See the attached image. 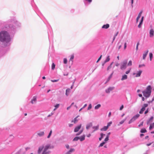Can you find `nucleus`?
Instances as JSON below:
<instances>
[{
  "label": "nucleus",
  "mask_w": 154,
  "mask_h": 154,
  "mask_svg": "<svg viewBox=\"0 0 154 154\" xmlns=\"http://www.w3.org/2000/svg\"><path fill=\"white\" fill-rule=\"evenodd\" d=\"M10 40V36L7 32L2 31L0 32V41L2 42H9Z\"/></svg>",
  "instance_id": "1"
},
{
  "label": "nucleus",
  "mask_w": 154,
  "mask_h": 154,
  "mask_svg": "<svg viewBox=\"0 0 154 154\" xmlns=\"http://www.w3.org/2000/svg\"><path fill=\"white\" fill-rule=\"evenodd\" d=\"M50 148L51 146L49 145L45 146L44 147L43 146H40L38 148L37 153L38 154H40L44 149L43 151L41 154H49L51 152L48 150V149Z\"/></svg>",
  "instance_id": "2"
},
{
  "label": "nucleus",
  "mask_w": 154,
  "mask_h": 154,
  "mask_svg": "<svg viewBox=\"0 0 154 154\" xmlns=\"http://www.w3.org/2000/svg\"><path fill=\"white\" fill-rule=\"evenodd\" d=\"M151 92V88L150 85H149L145 90L143 91V95L146 97H148L150 95Z\"/></svg>",
  "instance_id": "3"
},
{
  "label": "nucleus",
  "mask_w": 154,
  "mask_h": 154,
  "mask_svg": "<svg viewBox=\"0 0 154 154\" xmlns=\"http://www.w3.org/2000/svg\"><path fill=\"white\" fill-rule=\"evenodd\" d=\"M140 116V115L138 114H136V115L134 116L129 121L128 124H130L132 122H134Z\"/></svg>",
  "instance_id": "4"
},
{
  "label": "nucleus",
  "mask_w": 154,
  "mask_h": 154,
  "mask_svg": "<svg viewBox=\"0 0 154 154\" xmlns=\"http://www.w3.org/2000/svg\"><path fill=\"white\" fill-rule=\"evenodd\" d=\"M127 63V60H125L124 61L121 65L120 67L121 69H125L126 68Z\"/></svg>",
  "instance_id": "5"
},
{
  "label": "nucleus",
  "mask_w": 154,
  "mask_h": 154,
  "mask_svg": "<svg viewBox=\"0 0 154 154\" xmlns=\"http://www.w3.org/2000/svg\"><path fill=\"white\" fill-rule=\"evenodd\" d=\"M114 87H109L105 91L107 93H109L111 91L114 89Z\"/></svg>",
  "instance_id": "6"
},
{
  "label": "nucleus",
  "mask_w": 154,
  "mask_h": 154,
  "mask_svg": "<svg viewBox=\"0 0 154 154\" xmlns=\"http://www.w3.org/2000/svg\"><path fill=\"white\" fill-rule=\"evenodd\" d=\"M81 127V124L78 125L77 127H76L74 129V131L75 132H78L79 130L80 129Z\"/></svg>",
  "instance_id": "7"
},
{
  "label": "nucleus",
  "mask_w": 154,
  "mask_h": 154,
  "mask_svg": "<svg viewBox=\"0 0 154 154\" xmlns=\"http://www.w3.org/2000/svg\"><path fill=\"white\" fill-rule=\"evenodd\" d=\"M44 134V131H39L37 133V135L39 137L43 136Z\"/></svg>",
  "instance_id": "8"
},
{
  "label": "nucleus",
  "mask_w": 154,
  "mask_h": 154,
  "mask_svg": "<svg viewBox=\"0 0 154 154\" xmlns=\"http://www.w3.org/2000/svg\"><path fill=\"white\" fill-rule=\"evenodd\" d=\"M154 31L153 29H151L149 31V36L150 37H152L154 35Z\"/></svg>",
  "instance_id": "9"
},
{
  "label": "nucleus",
  "mask_w": 154,
  "mask_h": 154,
  "mask_svg": "<svg viewBox=\"0 0 154 154\" xmlns=\"http://www.w3.org/2000/svg\"><path fill=\"white\" fill-rule=\"evenodd\" d=\"M113 63V62H112L110 65L107 67V70L108 72H109L112 68V65Z\"/></svg>",
  "instance_id": "10"
},
{
  "label": "nucleus",
  "mask_w": 154,
  "mask_h": 154,
  "mask_svg": "<svg viewBox=\"0 0 154 154\" xmlns=\"http://www.w3.org/2000/svg\"><path fill=\"white\" fill-rule=\"evenodd\" d=\"M37 100L36 97V96H34L33 97L31 101V103L32 104H34L35 103Z\"/></svg>",
  "instance_id": "11"
},
{
  "label": "nucleus",
  "mask_w": 154,
  "mask_h": 154,
  "mask_svg": "<svg viewBox=\"0 0 154 154\" xmlns=\"http://www.w3.org/2000/svg\"><path fill=\"white\" fill-rule=\"evenodd\" d=\"M109 25L108 24H106V25H104L102 26V28L103 29H107L109 28Z\"/></svg>",
  "instance_id": "12"
},
{
  "label": "nucleus",
  "mask_w": 154,
  "mask_h": 154,
  "mask_svg": "<svg viewBox=\"0 0 154 154\" xmlns=\"http://www.w3.org/2000/svg\"><path fill=\"white\" fill-rule=\"evenodd\" d=\"M148 52H149L148 50H147L146 51V52L144 54H143V60H144L145 59L147 55L148 54Z\"/></svg>",
  "instance_id": "13"
},
{
  "label": "nucleus",
  "mask_w": 154,
  "mask_h": 154,
  "mask_svg": "<svg viewBox=\"0 0 154 154\" xmlns=\"http://www.w3.org/2000/svg\"><path fill=\"white\" fill-rule=\"evenodd\" d=\"M127 79V76L126 75H124L122 76L121 80L123 81Z\"/></svg>",
  "instance_id": "14"
},
{
  "label": "nucleus",
  "mask_w": 154,
  "mask_h": 154,
  "mask_svg": "<svg viewBox=\"0 0 154 154\" xmlns=\"http://www.w3.org/2000/svg\"><path fill=\"white\" fill-rule=\"evenodd\" d=\"M78 117V116H77L76 118H75L74 119V120H72V122H74V123H77L78 121V120L77 119V118Z\"/></svg>",
  "instance_id": "15"
},
{
  "label": "nucleus",
  "mask_w": 154,
  "mask_h": 154,
  "mask_svg": "<svg viewBox=\"0 0 154 154\" xmlns=\"http://www.w3.org/2000/svg\"><path fill=\"white\" fill-rule=\"evenodd\" d=\"M142 72V71H139L136 74V77H138L140 76Z\"/></svg>",
  "instance_id": "16"
},
{
  "label": "nucleus",
  "mask_w": 154,
  "mask_h": 154,
  "mask_svg": "<svg viewBox=\"0 0 154 154\" xmlns=\"http://www.w3.org/2000/svg\"><path fill=\"white\" fill-rule=\"evenodd\" d=\"M108 128L107 126H105L103 128L101 129L100 130L101 131H106L107 130Z\"/></svg>",
  "instance_id": "17"
},
{
  "label": "nucleus",
  "mask_w": 154,
  "mask_h": 154,
  "mask_svg": "<svg viewBox=\"0 0 154 154\" xmlns=\"http://www.w3.org/2000/svg\"><path fill=\"white\" fill-rule=\"evenodd\" d=\"M113 73H114V71H112L111 74H110V76L108 77V79H107V82H108V81H109V80L110 79L112 78Z\"/></svg>",
  "instance_id": "18"
},
{
  "label": "nucleus",
  "mask_w": 154,
  "mask_h": 154,
  "mask_svg": "<svg viewBox=\"0 0 154 154\" xmlns=\"http://www.w3.org/2000/svg\"><path fill=\"white\" fill-rule=\"evenodd\" d=\"M79 139L81 141H82L85 139V136L84 135L82 136L81 137H79Z\"/></svg>",
  "instance_id": "19"
},
{
  "label": "nucleus",
  "mask_w": 154,
  "mask_h": 154,
  "mask_svg": "<svg viewBox=\"0 0 154 154\" xmlns=\"http://www.w3.org/2000/svg\"><path fill=\"white\" fill-rule=\"evenodd\" d=\"M110 57H109V56H108L107 57H106V60H105V63H106L108 61H109L110 60Z\"/></svg>",
  "instance_id": "20"
},
{
  "label": "nucleus",
  "mask_w": 154,
  "mask_h": 154,
  "mask_svg": "<svg viewBox=\"0 0 154 154\" xmlns=\"http://www.w3.org/2000/svg\"><path fill=\"white\" fill-rule=\"evenodd\" d=\"M105 134H103L102 133L100 134V137L99 138V140H101L103 138V137L104 136H105Z\"/></svg>",
  "instance_id": "21"
},
{
  "label": "nucleus",
  "mask_w": 154,
  "mask_h": 154,
  "mask_svg": "<svg viewBox=\"0 0 154 154\" xmlns=\"http://www.w3.org/2000/svg\"><path fill=\"white\" fill-rule=\"evenodd\" d=\"M92 126V124L91 123H90L87 125V126L86 127V128L87 129H89L90 127H91Z\"/></svg>",
  "instance_id": "22"
},
{
  "label": "nucleus",
  "mask_w": 154,
  "mask_h": 154,
  "mask_svg": "<svg viewBox=\"0 0 154 154\" xmlns=\"http://www.w3.org/2000/svg\"><path fill=\"white\" fill-rule=\"evenodd\" d=\"M146 132V130L145 128H143L140 131V132L142 133H145Z\"/></svg>",
  "instance_id": "23"
},
{
  "label": "nucleus",
  "mask_w": 154,
  "mask_h": 154,
  "mask_svg": "<svg viewBox=\"0 0 154 154\" xmlns=\"http://www.w3.org/2000/svg\"><path fill=\"white\" fill-rule=\"evenodd\" d=\"M70 89H68L66 90V94L67 96L68 95L69 93L70 92Z\"/></svg>",
  "instance_id": "24"
},
{
  "label": "nucleus",
  "mask_w": 154,
  "mask_h": 154,
  "mask_svg": "<svg viewBox=\"0 0 154 154\" xmlns=\"http://www.w3.org/2000/svg\"><path fill=\"white\" fill-rule=\"evenodd\" d=\"M101 106V105L100 104H98L95 106L94 108L95 109H97Z\"/></svg>",
  "instance_id": "25"
},
{
  "label": "nucleus",
  "mask_w": 154,
  "mask_h": 154,
  "mask_svg": "<svg viewBox=\"0 0 154 154\" xmlns=\"http://www.w3.org/2000/svg\"><path fill=\"white\" fill-rule=\"evenodd\" d=\"M154 127V123H153L152 124H151L149 127V129L150 130H151V129L153 128V127Z\"/></svg>",
  "instance_id": "26"
},
{
  "label": "nucleus",
  "mask_w": 154,
  "mask_h": 154,
  "mask_svg": "<svg viewBox=\"0 0 154 154\" xmlns=\"http://www.w3.org/2000/svg\"><path fill=\"white\" fill-rule=\"evenodd\" d=\"M79 137H75L73 139V141H77L79 139Z\"/></svg>",
  "instance_id": "27"
},
{
  "label": "nucleus",
  "mask_w": 154,
  "mask_h": 154,
  "mask_svg": "<svg viewBox=\"0 0 154 154\" xmlns=\"http://www.w3.org/2000/svg\"><path fill=\"white\" fill-rule=\"evenodd\" d=\"M99 127L98 126H94L93 127V129H94L95 130H94L93 132L95 130H97L98 129Z\"/></svg>",
  "instance_id": "28"
},
{
  "label": "nucleus",
  "mask_w": 154,
  "mask_h": 154,
  "mask_svg": "<svg viewBox=\"0 0 154 154\" xmlns=\"http://www.w3.org/2000/svg\"><path fill=\"white\" fill-rule=\"evenodd\" d=\"M55 66V65L54 64V63H53L52 64V66H51V69L52 70H53L54 69Z\"/></svg>",
  "instance_id": "29"
},
{
  "label": "nucleus",
  "mask_w": 154,
  "mask_h": 154,
  "mask_svg": "<svg viewBox=\"0 0 154 154\" xmlns=\"http://www.w3.org/2000/svg\"><path fill=\"white\" fill-rule=\"evenodd\" d=\"M132 65V62L131 60H130L129 61V62L128 63V66H131Z\"/></svg>",
  "instance_id": "30"
},
{
  "label": "nucleus",
  "mask_w": 154,
  "mask_h": 154,
  "mask_svg": "<svg viewBox=\"0 0 154 154\" xmlns=\"http://www.w3.org/2000/svg\"><path fill=\"white\" fill-rule=\"evenodd\" d=\"M149 55L150 57V60L151 61L152 58V53H150Z\"/></svg>",
  "instance_id": "31"
},
{
  "label": "nucleus",
  "mask_w": 154,
  "mask_h": 154,
  "mask_svg": "<svg viewBox=\"0 0 154 154\" xmlns=\"http://www.w3.org/2000/svg\"><path fill=\"white\" fill-rule=\"evenodd\" d=\"M52 133V130H51L50 131V132L48 135V138H49L51 134Z\"/></svg>",
  "instance_id": "32"
},
{
  "label": "nucleus",
  "mask_w": 154,
  "mask_h": 154,
  "mask_svg": "<svg viewBox=\"0 0 154 154\" xmlns=\"http://www.w3.org/2000/svg\"><path fill=\"white\" fill-rule=\"evenodd\" d=\"M67 60L66 59V58H64L63 59V63H65V64H66V63H67Z\"/></svg>",
  "instance_id": "33"
},
{
  "label": "nucleus",
  "mask_w": 154,
  "mask_h": 154,
  "mask_svg": "<svg viewBox=\"0 0 154 154\" xmlns=\"http://www.w3.org/2000/svg\"><path fill=\"white\" fill-rule=\"evenodd\" d=\"M112 124V122H109V123H108L107 125V126L108 128L109 126H110V125H111V124Z\"/></svg>",
  "instance_id": "34"
},
{
  "label": "nucleus",
  "mask_w": 154,
  "mask_h": 154,
  "mask_svg": "<svg viewBox=\"0 0 154 154\" xmlns=\"http://www.w3.org/2000/svg\"><path fill=\"white\" fill-rule=\"evenodd\" d=\"M105 143V142H103L102 143H101L100 145H99V147H102V146Z\"/></svg>",
  "instance_id": "35"
},
{
  "label": "nucleus",
  "mask_w": 154,
  "mask_h": 154,
  "mask_svg": "<svg viewBox=\"0 0 154 154\" xmlns=\"http://www.w3.org/2000/svg\"><path fill=\"white\" fill-rule=\"evenodd\" d=\"M75 149H71L70 150L68 151L70 153L74 151Z\"/></svg>",
  "instance_id": "36"
},
{
  "label": "nucleus",
  "mask_w": 154,
  "mask_h": 154,
  "mask_svg": "<svg viewBox=\"0 0 154 154\" xmlns=\"http://www.w3.org/2000/svg\"><path fill=\"white\" fill-rule=\"evenodd\" d=\"M109 140V137H108V136H106V138L104 140V141L105 142H106Z\"/></svg>",
  "instance_id": "37"
},
{
  "label": "nucleus",
  "mask_w": 154,
  "mask_h": 154,
  "mask_svg": "<svg viewBox=\"0 0 154 154\" xmlns=\"http://www.w3.org/2000/svg\"><path fill=\"white\" fill-rule=\"evenodd\" d=\"M143 12V11H141L140 12V13H139V14H138V17H141V15L142 14Z\"/></svg>",
  "instance_id": "38"
},
{
  "label": "nucleus",
  "mask_w": 154,
  "mask_h": 154,
  "mask_svg": "<svg viewBox=\"0 0 154 154\" xmlns=\"http://www.w3.org/2000/svg\"><path fill=\"white\" fill-rule=\"evenodd\" d=\"M131 69V68L129 70H128L125 73L127 74H128L130 72Z\"/></svg>",
  "instance_id": "39"
},
{
  "label": "nucleus",
  "mask_w": 154,
  "mask_h": 154,
  "mask_svg": "<svg viewBox=\"0 0 154 154\" xmlns=\"http://www.w3.org/2000/svg\"><path fill=\"white\" fill-rule=\"evenodd\" d=\"M139 44V42H138L137 43L136 48V50L137 51L138 50V47Z\"/></svg>",
  "instance_id": "40"
},
{
  "label": "nucleus",
  "mask_w": 154,
  "mask_h": 154,
  "mask_svg": "<svg viewBox=\"0 0 154 154\" xmlns=\"http://www.w3.org/2000/svg\"><path fill=\"white\" fill-rule=\"evenodd\" d=\"M83 131V130H81L80 132L78 134H77L76 135H79Z\"/></svg>",
  "instance_id": "41"
},
{
  "label": "nucleus",
  "mask_w": 154,
  "mask_h": 154,
  "mask_svg": "<svg viewBox=\"0 0 154 154\" xmlns=\"http://www.w3.org/2000/svg\"><path fill=\"white\" fill-rule=\"evenodd\" d=\"M74 58V56L73 55H72L71 56V57L70 58V60H72Z\"/></svg>",
  "instance_id": "42"
},
{
  "label": "nucleus",
  "mask_w": 154,
  "mask_h": 154,
  "mask_svg": "<svg viewBox=\"0 0 154 154\" xmlns=\"http://www.w3.org/2000/svg\"><path fill=\"white\" fill-rule=\"evenodd\" d=\"M91 104H89L88 108V110H89L91 109Z\"/></svg>",
  "instance_id": "43"
},
{
  "label": "nucleus",
  "mask_w": 154,
  "mask_h": 154,
  "mask_svg": "<svg viewBox=\"0 0 154 154\" xmlns=\"http://www.w3.org/2000/svg\"><path fill=\"white\" fill-rule=\"evenodd\" d=\"M102 57V55H101L100 57H99V58L97 60V63L101 59V57Z\"/></svg>",
  "instance_id": "44"
},
{
  "label": "nucleus",
  "mask_w": 154,
  "mask_h": 154,
  "mask_svg": "<svg viewBox=\"0 0 154 154\" xmlns=\"http://www.w3.org/2000/svg\"><path fill=\"white\" fill-rule=\"evenodd\" d=\"M153 119V116L151 117L149 119V121L150 122H152Z\"/></svg>",
  "instance_id": "45"
},
{
  "label": "nucleus",
  "mask_w": 154,
  "mask_h": 154,
  "mask_svg": "<svg viewBox=\"0 0 154 154\" xmlns=\"http://www.w3.org/2000/svg\"><path fill=\"white\" fill-rule=\"evenodd\" d=\"M59 106L60 104H57L55 105L54 106L56 108H57L59 107Z\"/></svg>",
  "instance_id": "46"
},
{
  "label": "nucleus",
  "mask_w": 154,
  "mask_h": 154,
  "mask_svg": "<svg viewBox=\"0 0 154 154\" xmlns=\"http://www.w3.org/2000/svg\"><path fill=\"white\" fill-rule=\"evenodd\" d=\"M125 121V120H122V121L120 122H119V125H121V124H122Z\"/></svg>",
  "instance_id": "47"
},
{
  "label": "nucleus",
  "mask_w": 154,
  "mask_h": 154,
  "mask_svg": "<svg viewBox=\"0 0 154 154\" xmlns=\"http://www.w3.org/2000/svg\"><path fill=\"white\" fill-rule=\"evenodd\" d=\"M148 106V104H144L143 105V107H144V108H145L146 107H147Z\"/></svg>",
  "instance_id": "48"
},
{
  "label": "nucleus",
  "mask_w": 154,
  "mask_h": 154,
  "mask_svg": "<svg viewBox=\"0 0 154 154\" xmlns=\"http://www.w3.org/2000/svg\"><path fill=\"white\" fill-rule=\"evenodd\" d=\"M145 66V65L144 64H141V65H140L139 66V68H140L142 66Z\"/></svg>",
  "instance_id": "49"
},
{
  "label": "nucleus",
  "mask_w": 154,
  "mask_h": 154,
  "mask_svg": "<svg viewBox=\"0 0 154 154\" xmlns=\"http://www.w3.org/2000/svg\"><path fill=\"white\" fill-rule=\"evenodd\" d=\"M142 23H141V22H140V23L139 24V25H138V27L139 28H140L141 27V25Z\"/></svg>",
  "instance_id": "50"
},
{
  "label": "nucleus",
  "mask_w": 154,
  "mask_h": 154,
  "mask_svg": "<svg viewBox=\"0 0 154 154\" xmlns=\"http://www.w3.org/2000/svg\"><path fill=\"white\" fill-rule=\"evenodd\" d=\"M124 108V106H123V105H122L120 107V110H122V109H123V108Z\"/></svg>",
  "instance_id": "51"
},
{
  "label": "nucleus",
  "mask_w": 154,
  "mask_h": 154,
  "mask_svg": "<svg viewBox=\"0 0 154 154\" xmlns=\"http://www.w3.org/2000/svg\"><path fill=\"white\" fill-rule=\"evenodd\" d=\"M126 47H127V44H126V43L125 42V44H124V49H125L126 48Z\"/></svg>",
  "instance_id": "52"
},
{
  "label": "nucleus",
  "mask_w": 154,
  "mask_h": 154,
  "mask_svg": "<svg viewBox=\"0 0 154 154\" xmlns=\"http://www.w3.org/2000/svg\"><path fill=\"white\" fill-rule=\"evenodd\" d=\"M143 122H142L140 124V125H138V127H140L142 126L143 125Z\"/></svg>",
  "instance_id": "53"
},
{
  "label": "nucleus",
  "mask_w": 154,
  "mask_h": 154,
  "mask_svg": "<svg viewBox=\"0 0 154 154\" xmlns=\"http://www.w3.org/2000/svg\"><path fill=\"white\" fill-rule=\"evenodd\" d=\"M143 110H142V109H141L140 111L139 112V113L140 114H142L143 112Z\"/></svg>",
  "instance_id": "54"
},
{
  "label": "nucleus",
  "mask_w": 154,
  "mask_h": 154,
  "mask_svg": "<svg viewBox=\"0 0 154 154\" xmlns=\"http://www.w3.org/2000/svg\"><path fill=\"white\" fill-rule=\"evenodd\" d=\"M140 18V17H137L136 19V22H138L139 20V19Z\"/></svg>",
  "instance_id": "55"
},
{
  "label": "nucleus",
  "mask_w": 154,
  "mask_h": 154,
  "mask_svg": "<svg viewBox=\"0 0 154 154\" xmlns=\"http://www.w3.org/2000/svg\"><path fill=\"white\" fill-rule=\"evenodd\" d=\"M66 146L67 149H69V146L68 145H66Z\"/></svg>",
  "instance_id": "56"
},
{
  "label": "nucleus",
  "mask_w": 154,
  "mask_h": 154,
  "mask_svg": "<svg viewBox=\"0 0 154 154\" xmlns=\"http://www.w3.org/2000/svg\"><path fill=\"white\" fill-rule=\"evenodd\" d=\"M111 112H110L109 113V115H108L109 117H110L111 115Z\"/></svg>",
  "instance_id": "57"
},
{
  "label": "nucleus",
  "mask_w": 154,
  "mask_h": 154,
  "mask_svg": "<svg viewBox=\"0 0 154 154\" xmlns=\"http://www.w3.org/2000/svg\"><path fill=\"white\" fill-rule=\"evenodd\" d=\"M141 109H142V110H143V111H144L145 110V108H144V107H143Z\"/></svg>",
  "instance_id": "58"
},
{
  "label": "nucleus",
  "mask_w": 154,
  "mask_h": 154,
  "mask_svg": "<svg viewBox=\"0 0 154 154\" xmlns=\"http://www.w3.org/2000/svg\"><path fill=\"white\" fill-rule=\"evenodd\" d=\"M148 109H147V110H146L145 111V114H146L147 113H148Z\"/></svg>",
  "instance_id": "59"
},
{
  "label": "nucleus",
  "mask_w": 154,
  "mask_h": 154,
  "mask_svg": "<svg viewBox=\"0 0 154 154\" xmlns=\"http://www.w3.org/2000/svg\"><path fill=\"white\" fill-rule=\"evenodd\" d=\"M138 96H139V97H142V94H138Z\"/></svg>",
  "instance_id": "60"
},
{
  "label": "nucleus",
  "mask_w": 154,
  "mask_h": 154,
  "mask_svg": "<svg viewBox=\"0 0 154 154\" xmlns=\"http://www.w3.org/2000/svg\"><path fill=\"white\" fill-rule=\"evenodd\" d=\"M110 134V132H109L108 133L107 135L106 136H108V137H109V135Z\"/></svg>",
  "instance_id": "61"
},
{
  "label": "nucleus",
  "mask_w": 154,
  "mask_h": 154,
  "mask_svg": "<svg viewBox=\"0 0 154 154\" xmlns=\"http://www.w3.org/2000/svg\"><path fill=\"white\" fill-rule=\"evenodd\" d=\"M58 80H52V81L53 82H57L58 81Z\"/></svg>",
  "instance_id": "62"
},
{
  "label": "nucleus",
  "mask_w": 154,
  "mask_h": 154,
  "mask_svg": "<svg viewBox=\"0 0 154 154\" xmlns=\"http://www.w3.org/2000/svg\"><path fill=\"white\" fill-rule=\"evenodd\" d=\"M71 107V106L67 107V110H69L70 109V108Z\"/></svg>",
  "instance_id": "63"
},
{
  "label": "nucleus",
  "mask_w": 154,
  "mask_h": 154,
  "mask_svg": "<svg viewBox=\"0 0 154 154\" xmlns=\"http://www.w3.org/2000/svg\"><path fill=\"white\" fill-rule=\"evenodd\" d=\"M151 144H152V143H150L149 144H147L146 145L147 146H149Z\"/></svg>",
  "instance_id": "64"
}]
</instances>
